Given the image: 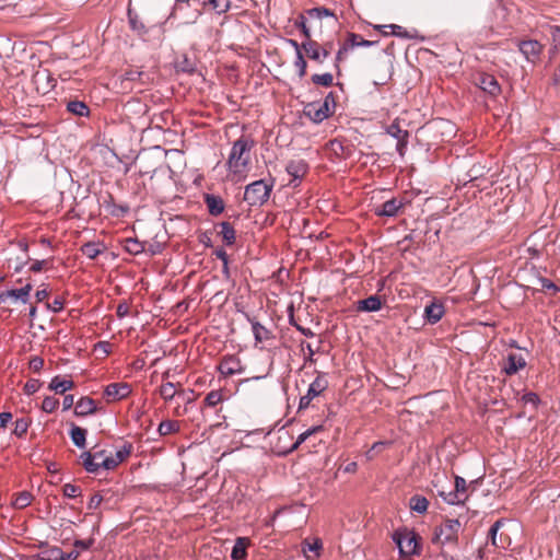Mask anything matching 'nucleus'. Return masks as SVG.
<instances>
[{
	"label": "nucleus",
	"instance_id": "obj_17",
	"mask_svg": "<svg viewBox=\"0 0 560 560\" xmlns=\"http://www.w3.org/2000/svg\"><path fill=\"white\" fill-rule=\"evenodd\" d=\"M526 366V361L522 355L510 353L506 358V363L503 365L502 371L506 375H513Z\"/></svg>",
	"mask_w": 560,
	"mask_h": 560
},
{
	"label": "nucleus",
	"instance_id": "obj_3",
	"mask_svg": "<svg viewBox=\"0 0 560 560\" xmlns=\"http://www.w3.org/2000/svg\"><path fill=\"white\" fill-rule=\"evenodd\" d=\"M273 188V182L267 184L264 179L255 180L245 187L244 200L250 207H260L266 203Z\"/></svg>",
	"mask_w": 560,
	"mask_h": 560
},
{
	"label": "nucleus",
	"instance_id": "obj_57",
	"mask_svg": "<svg viewBox=\"0 0 560 560\" xmlns=\"http://www.w3.org/2000/svg\"><path fill=\"white\" fill-rule=\"evenodd\" d=\"M482 171L483 167L474 165L468 172L469 182L475 183L476 180L482 178L485 175Z\"/></svg>",
	"mask_w": 560,
	"mask_h": 560
},
{
	"label": "nucleus",
	"instance_id": "obj_34",
	"mask_svg": "<svg viewBox=\"0 0 560 560\" xmlns=\"http://www.w3.org/2000/svg\"><path fill=\"white\" fill-rule=\"evenodd\" d=\"M128 22L132 31H136L138 34L142 35L148 32L145 25L140 20L137 13H135L130 8H128Z\"/></svg>",
	"mask_w": 560,
	"mask_h": 560
},
{
	"label": "nucleus",
	"instance_id": "obj_56",
	"mask_svg": "<svg viewBox=\"0 0 560 560\" xmlns=\"http://www.w3.org/2000/svg\"><path fill=\"white\" fill-rule=\"evenodd\" d=\"M211 7L214 11H217L219 14L220 13H225L230 5L229 3L224 4L223 7L220 5L219 1L218 0H207L203 2V7Z\"/></svg>",
	"mask_w": 560,
	"mask_h": 560
},
{
	"label": "nucleus",
	"instance_id": "obj_41",
	"mask_svg": "<svg viewBox=\"0 0 560 560\" xmlns=\"http://www.w3.org/2000/svg\"><path fill=\"white\" fill-rule=\"evenodd\" d=\"M311 80L313 84L325 88H329L334 84V77L328 72L323 74H313Z\"/></svg>",
	"mask_w": 560,
	"mask_h": 560
},
{
	"label": "nucleus",
	"instance_id": "obj_43",
	"mask_svg": "<svg viewBox=\"0 0 560 560\" xmlns=\"http://www.w3.org/2000/svg\"><path fill=\"white\" fill-rule=\"evenodd\" d=\"M350 50L349 47H347L346 42L342 44V46L338 49L336 56H335V62L334 67L336 69L337 75H340L341 69L340 63L345 60V58L348 55V51Z\"/></svg>",
	"mask_w": 560,
	"mask_h": 560
},
{
	"label": "nucleus",
	"instance_id": "obj_30",
	"mask_svg": "<svg viewBox=\"0 0 560 560\" xmlns=\"http://www.w3.org/2000/svg\"><path fill=\"white\" fill-rule=\"evenodd\" d=\"M428 506H429V501L423 495L416 494V495H412L409 500V508L411 509V511L417 512L419 514L425 513L428 510Z\"/></svg>",
	"mask_w": 560,
	"mask_h": 560
},
{
	"label": "nucleus",
	"instance_id": "obj_14",
	"mask_svg": "<svg viewBox=\"0 0 560 560\" xmlns=\"http://www.w3.org/2000/svg\"><path fill=\"white\" fill-rule=\"evenodd\" d=\"M445 314V307L443 303L433 300L424 308L423 318L427 323L434 325L442 319Z\"/></svg>",
	"mask_w": 560,
	"mask_h": 560
},
{
	"label": "nucleus",
	"instance_id": "obj_23",
	"mask_svg": "<svg viewBox=\"0 0 560 560\" xmlns=\"http://www.w3.org/2000/svg\"><path fill=\"white\" fill-rule=\"evenodd\" d=\"M328 387V382L324 375H318L308 386L306 395L312 399L319 396Z\"/></svg>",
	"mask_w": 560,
	"mask_h": 560
},
{
	"label": "nucleus",
	"instance_id": "obj_2",
	"mask_svg": "<svg viewBox=\"0 0 560 560\" xmlns=\"http://www.w3.org/2000/svg\"><path fill=\"white\" fill-rule=\"evenodd\" d=\"M393 541L398 547L400 556H419L422 550L420 536L407 527L396 529L392 535Z\"/></svg>",
	"mask_w": 560,
	"mask_h": 560
},
{
	"label": "nucleus",
	"instance_id": "obj_31",
	"mask_svg": "<svg viewBox=\"0 0 560 560\" xmlns=\"http://www.w3.org/2000/svg\"><path fill=\"white\" fill-rule=\"evenodd\" d=\"M70 438L73 442V444L80 448L85 447L86 442V430L82 429L75 424H72L71 431H70Z\"/></svg>",
	"mask_w": 560,
	"mask_h": 560
},
{
	"label": "nucleus",
	"instance_id": "obj_54",
	"mask_svg": "<svg viewBox=\"0 0 560 560\" xmlns=\"http://www.w3.org/2000/svg\"><path fill=\"white\" fill-rule=\"evenodd\" d=\"M522 401L524 404H530L535 408H537L539 402H540V398H539V396L536 393L529 392V393H526V394H524L522 396Z\"/></svg>",
	"mask_w": 560,
	"mask_h": 560
},
{
	"label": "nucleus",
	"instance_id": "obj_9",
	"mask_svg": "<svg viewBox=\"0 0 560 560\" xmlns=\"http://www.w3.org/2000/svg\"><path fill=\"white\" fill-rule=\"evenodd\" d=\"M405 202L397 198H392L382 205L375 206L373 212L377 217H396L404 209Z\"/></svg>",
	"mask_w": 560,
	"mask_h": 560
},
{
	"label": "nucleus",
	"instance_id": "obj_18",
	"mask_svg": "<svg viewBox=\"0 0 560 560\" xmlns=\"http://www.w3.org/2000/svg\"><path fill=\"white\" fill-rule=\"evenodd\" d=\"M285 171L288 172L289 175L292 176L294 180L302 179L308 171V165L302 159L292 160L287 164Z\"/></svg>",
	"mask_w": 560,
	"mask_h": 560
},
{
	"label": "nucleus",
	"instance_id": "obj_37",
	"mask_svg": "<svg viewBox=\"0 0 560 560\" xmlns=\"http://www.w3.org/2000/svg\"><path fill=\"white\" fill-rule=\"evenodd\" d=\"M179 431V423L176 420H164L159 424L158 432L160 436H165Z\"/></svg>",
	"mask_w": 560,
	"mask_h": 560
},
{
	"label": "nucleus",
	"instance_id": "obj_5",
	"mask_svg": "<svg viewBox=\"0 0 560 560\" xmlns=\"http://www.w3.org/2000/svg\"><path fill=\"white\" fill-rule=\"evenodd\" d=\"M302 46L306 56L311 60L320 65L327 57L330 56L334 44L332 42H326L323 45H320L318 42L311 39L303 42Z\"/></svg>",
	"mask_w": 560,
	"mask_h": 560
},
{
	"label": "nucleus",
	"instance_id": "obj_33",
	"mask_svg": "<svg viewBox=\"0 0 560 560\" xmlns=\"http://www.w3.org/2000/svg\"><path fill=\"white\" fill-rule=\"evenodd\" d=\"M375 43L376 42L364 39L355 33H348L346 40L347 47H349L350 49L354 47H370Z\"/></svg>",
	"mask_w": 560,
	"mask_h": 560
},
{
	"label": "nucleus",
	"instance_id": "obj_44",
	"mask_svg": "<svg viewBox=\"0 0 560 560\" xmlns=\"http://www.w3.org/2000/svg\"><path fill=\"white\" fill-rule=\"evenodd\" d=\"M223 399V395L221 390H211L207 394L205 398V405L208 407H215Z\"/></svg>",
	"mask_w": 560,
	"mask_h": 560
},
{
	"label": "nucleus",
	"instance_id": "obj_24",
	"mask_svg": "<svg viewBox=\"0 0 560 560\" xmlns=\"http://www.w3.org/2000/svg\"><path fill=\"white\" fill-rule=\"evenodd\" d=\"M49 389L57 394H65L74 387V382L71 380H63L59 375L55 376L49 383Z\"/></svg>",
	"mask_w": 560,
	"mask_h": 560
},
{
	"label": "nucleus",
	"instance_id": "obj_19",
	"mask_svg": "<svg viewBox=\"0 0 560 560\" xmlns=\"http://www.w3.org/2000/svg\"><path fill=\"white\" fill-rule=\"evenodd\" d=\"M203 200L211 215L218 217L224 211L225 205L220 196L206 194Z\"/></svg>",
	"mask_w": 560,
	"mask_h": 560
},
{
	"label": "nucleus",
	"instance_id": "obj_47",
	"mask_svg": "<svg viewBox=\"0 0 560 560\" xmlns=\"http://www.w3.org/2000/svg\"><path fill=\"white\" fill-rule=\"evenodd\" d=\"M387 133L395 139L409 137V132L407 130H402L397 121H394L388 126Z\"/></svg>",
	"mask_w": 560,
	"mask_h": 560
},
{
	"label": "nucleus",
	"instance_id": "obj_42",
	"mask_svg": "<svg viewBox=\"0 0 560 560\" xmlns=\"http://www.w3.org/2000/svg\"><path fill=\"white\" fill-rule=\"evenodd\" d=\"M61 548L48 547L38 553L39 560H60Z\"/></svg>",
	"mask_w": 560,
	"mask_h": 560
},
{
	"label": "nucleus",
	"instance_id": "obj_39",
	"mask_svg": "<svg viewBox=\"0 0 560 560\" xmlns=\"http://www.w3.org/2000/svg\"><path fill=\"white\" fill-rule=\"evenodd\" d=\"M125 249L131 255H138L144 252V244L137 238H127L125 241Z\"/></svg>",
	"mask_w": 560,
	"mask_h": 560
},
{
	"label": "nucleus",
	"instance_id": "obj_16",
	"mask_svg": "<svg viewBox=\"0 0 560 560\" xmlns=\"http://www.w3.org/2000/svg\"><path fill=\"white\" fill-rule=\"evenodd\" d=\"M376 30L381 31L383 35H395L400 38H417V31L413 33L408 32L406 28H404L400 25L397 24H389V25H377L375 26Z\"/></svg>",
	"mask_w": 560,
	"mask_h": 560
},
{
	"label": "nucleus",
	"instance_id": "obj_21",
	"mask_svg": "<svg viewBox=\"0 0 560 560\" xmlns=\"http://www.w3.org/2000/svg\"><path fill=\"white\" fill-rule=\"evenodd\" d=\"M382 308V301L378 295H371L357 303V311L359 312H376Z\"/></svg>",
	"mask_w": 560,
	"mask_h": 560
},
{
	"label": "nucleus",
	"instance_id": "obj_48",
	"mask_svg": "<svg viewBox=\"0 0 560 560\" xmlns=\"http://www.w3.org/2000/svg\"><path fill=\"white\" fill-rule=\"evenodd\" d=\"M132 452V444L131 443H125V445L118 450L115 454L114 459H116V463L119 465L122 463Z\"/></svg>",
	"mask_w": 560,
	"mask_h": 560
},
{
	"label": "nucleus",
	"instance_id": "obj_11",
	"mask_svg": "<svg viewBox=\"0 0 560 560\" xmlns=\"http://www.w3.org/2000/svg\"><path fill=\"white\" fill-rule=\"evenodd\" d=\"M246 317L252 325L255 347H257L259 343L267 342L276 338L272 330L260 324L255 317H250L248 315H246Z\"/></svg>",
	"mask_w": 560,
	"mask_h": 560
},
{
	"label": "nucleus",
	"instance_id": "obj_35",
	"mask_svg": "<svg viewBox=\"0 0 560 560\" xmlns=\"http://www.w3.org/2000/svg\"><path fill=\"white\" fill-rule=\"evenodd\" d=\"M82 465L88 472L95 474L100 469V463L95 460V456L91 452L81 454Z\"/></svg>",
	"mask_w": 560,
	"mask_h": 560
},
{
	"label": "nucleus",
	"instance_id": "obj_7",
	"mask_svg": "<svg viewBox=\"0 0 560 560\" xmlns=\"http://www.w3.org/2000/svg\"><path fill=\"white\" fill-rule=\"evenodd\" d=\"M218 371L224 377L232 376L235 374H241L244 371V366L241 362V359L235 354L224 355L219 365Z\"/></svg>",
	"mask_w": 560,
	"mask_h": 560
},
{
	"label": "nucleus",
	"instance_id": "obj_8",
	"mask_svg": "<svg viewBox=\"0 0 560 560\" xmlns=\"http://www.w3.org/2000/svg\"><path fill=\"white\" fill-rule=\"evenodd\" d=\"M517 46L525 59L532 63L539 60L544 49V46L536 39L520 40Z\"/></svg>",
	"mask_w": 560,
	"mask_h": 560
},
{
	"label": "nucleus",
	"instance_id": "obj_22",
	"mask_svg": "<svg viewBox=\"0 0 560 560\" xmlns=\"http://www.w3.org/2000/svg\"><path fill=\"white\" fill-rule=\"evenodd\" d=\"M249 538L247 537H238L235 540L233 546L231 558L233 560H244L247 556L246 549L249 545Z\"/></svg>",
	"mask_w": 560,
	"mask_h": 560
},
{
	"label": "nucleus",
	"instance_id": "obj_20",
	"mask_svg": "<svg viewBox=\"0 0 560 560\" xmlns=\"http://www.w3.org/2000/svg\"><path fill=\"white\" fill-rule=\"evenodd\" d=\"M96 412V404L94 399L89 396L82 397L75 405L74 413L79 417H85Z\"/></svg>",
	"mask_w": 560,
	"mask_h": 560
},
{
	"label": "nucleus",
	"instance_id": "obj_28",
	"mask_svg": "<svg viewBox=\"0 0 560 560\" xmlns=\"http://www.w3.org/2000/svg\"><path fill=\"white\" fill-rule=\"evenodd\" d=\"M175 68L178 72L191 74L196 71V61L187 55H183L175 62Z\"/></svg>",
	"mask_w": 560,
	"mask_h": 560
},
{
	"label": "nucleus",
	"instance_id": "obj_36",
	"mask_svg": "<svg viewBox=\"0 0 560 560\" xmlns=\"http://www.w3.org/2000/svg\"><path fill=\"white\" fill-rule=\"evenodd\" d=\"M144 78H148V75L144 72H142L138 69H131V70H128L125 72L122 80H121V84L124 85V88H127L126 83H128V82L139 81L140 83L143 84Z\"/></svg>",
	"mask_w": 560,
	"mask_h": 560
},
{
	"label": "nucleus",
	"instance_id": "obj_49",
	"mask_svg": "<svg viewBox=\"0 0 560 560\" xmlns=\"http://www.w3.org/2000/svg\"><path fill=\"white\" fill-rule=\"evenodd\" d=\"M58 406H59V400L52 396L45 397L42 402V409L47 413L54 412Z\"/></svg>",
	"mask_w": 560,
	"mask_h": 560
},
{
	"label": "nucleus",
	"instance_id": "obj_6",
	"mask_svg": "<svg viewBox=\"0 0 560 560\" xmlns=\"http://www.w3.org/2000/svg\"><path fill=\"white\" fill-rule=\"evenodd\" d=\"M303 113L313 122L319 124L334 114L331 108L326 107L320 101L311 102L304 106Z\"/></svg>",
	"mask_w": 560,
	"mask_h": 560
},
{
	"label": "nucleus",
	"instance_id": "obj_15",
	"mask_svg": "<svg viewBox=\"0 0 560 560\" xmlns=\"http://www.w3.org/2000/svg\"><path fill=\"white\" fill-rule=\"evenodd\" d=\"M32 284L26 283L23 288L11 289L0 293V304L5 303L9 299L21 300L23 303L28 302Z\"/></svg>",
	"mask_w": 560,
	"mask_h": 560
},
{
	"label": "nucleus",
	"instance_id": "obj_25",
	"mask_svg": "<svg viewBox=\"0 0 560 560\" xmlns=\"http://www.w3.org/2000/svg\"><path fill=\"white\" fill-rule=\"evenodd\" d=\"M219 226L221 228L219 234L221 235L224 244H226L228 246L233 245L236 240V232L233 225L228 221H223L219 223Z\"/></svg>",
	"mask_w": 560,
	"mask_h": 560
},
{
	"label": "nucleus",
	"instance_id": "obj_45",
	"mask_svg": "<svg viewBox=\"0 0 560 560\" xmlns=\"http://www.w3.org/2000/svg\"><path fill=\"white\" fill-rule=\"evenodd\" d=\"M323 430V427L322 425H316V427H313L308 430H306L305 432L301 433L296 441L294 442V444L292 445L291 450H296L308 436H311L312 434L316 433V432H319Z\"/></svg>",
	"mask_w": 560,
	"mask_h": 560
},
{
	"label": "nucleus",
	"instance_id": "obj_62",
	"mask_svg": "<svg viewBox=\"0 0 560 560\" xmlns=\"http://www.w3.org/2000/svg\"><path fill=\"white\" fill-rule=\"evenodd\" d=\"M49 264H50V260H49V259L35 260V261L31 265L30 270H31L32 272H39V271H42L45 267H47Z\"/></svg>",
	"mask_w": 560,
	"mask_h": 560
},
{
	"label": "nucleus",
	"instance_id": "obj_55",
	"mask_svg": "<svg viewBox=\"0 0 560 560\" xmlns=\"http://www.w3.org/2000/svg\"><path fill=\"white\" fill-rule=\"evenodd\" d=\"M503 524V521L502 520H498L493 523V525L490 527V530H489V539L491 540V544L493 546H498V542H497V534H498V530L500 529V527L502 526Z\"/></svg>",
	"mask_w": 560,
	"mask_h": 560
},
{
	"label": "nucleus",
	"instance_id": "obj_38",
	"mask_svg": "<svg viewBox=\"0 0 560 560\" xmlns=\"http://www.w3.org/2000/svg\"><path fill=\"white\" fill-rule=\"evenodd\" d=\"M32 500H33V495L31 492L22 491L16 494V497L13 501V505L16 509H25L26 506H28L32 503Z\"/></svg>",
	"mask_w": 560,
	"mask_h": 560
},
{
	"label": "nucleus",
	"instance_id": "obj_58",
	"mask_svg": "<svg viewBox=\"0 0 560 560\" xmlns=\"http://www.w3.org/2000/svg\"><path fill=\"white\" fill-rule=\"evenodd\" d=\"M28 366H30V369L33 372L37 373L44 366V359L42 357H38V355L32 357L30 362H28Z\"/></svg>",
	"mask_w": 560,
	"mask_h": 560
},
{
	"label": "nucleus",
	"instance_id": "obj_29",
	"mask_svg": "<svg viewBox=\"0 0 560 560\" xmlns=\"http://www.w3.org/2000/svg\"><path fill=\"white\" fill-rule=\"evenodd\" d=\"M104 246L100 243L88 242L80 248L81 253L90 259H95L103 250Z\"/></svg>",
	"mask_w": 560,
	"mask_h": 560
},
{
	"label": "nucleus",
	"instance_id": "obj_53",
	"mask_svg": "<svg viewBox=\"0 0 560 560\" xmlns=\"http://www.w3.org/2000/svg\"><path fill=\"white\" fill-rule=\"evenodd\" d=\"M62 493L65 497L72 499L81 494V488L72 483H66L62 487Z\"/></svg>",
	"mask_w": 560,
	"mask_h": 560
},
{
	"label": "nucleus",
	"instance_id": "obj_59",
	"mask_svg": "<svg viewBox=\"0 0 560 560\" xmlns=\"http://www.w3.org/2000/svg\"><path fill=\"white\" fill-rule=\"evenodd\" d=\"M130 305L127 301H121L116 308V315L118 318H124L129 315Z\"/></svg>",
	"mask_w": 560,
	"mask_h": 560
},
{
	"label": "nucleus",
	"instance_id": "obj_40",
	"mask_svg": "<svg viewBox=\"0 0 560 560\" xmlns=\"http://www.w3.org/2000/svg\"><path fill=\"white\" fill-rule=\"evenodd\" d=\"M31 423H32V421L30 418L16 419V421L14 423L13 434L16 435L18 438L24 436L26 434Z\"/></svg>",
	"mask_w": 560,
	"mask_h": 560
},
{
	"label": "nucleus",
	"instance_id": "obj_27",
	"mask_svg": "<svg viewBox=\"0 0 560 560\" xmlns=\"http://www.w3.org/2000/svg\"><path fill=\"white\" fill-rule=\"evenodd\" d=\"M180 387L182 385L179 383L174 384L172 382H166L160 386L159 394L165 401H170L179 393L178 388Z\"/></svg>",
	"mask_w": 560,
	"mask_h": 560
},
{
	"label": "nucleus",
	"instance_id": "obj_32",
	"mask_svg": "<svg viewBox=\"0 0 560 560\" xmlns=\"http://www.w3.org/2000/svg\"><path fill=\"white\" fill-rule=\"evenodd\" d=\"M67 109L71 114L79 116V117L89 116V114H90V109H89L88 105L84 102H81L78 100L68 102Z\"/></svg>",
	"mask_w": 560,
	"mask_h": 560
},
{
	"label": "nucleus",
	"instance_id": "obj_46",
	"mask_svg": "<svg viewBox=\"0 0 560 560\" xmlns=\"http://www.w3.org/2000/svg\"><path fill=\"white\" fill-rule=\"evenodd\" d=\"M306 14L311 18H316L319 20H322L325 16H334L335 15L332 11H330L329 9L324 8V7L308 9L306 11Z\"/></svg>",
	"mask_w": 560,
	"mask_h": 560
},
{
	"label": "nucleus",
	"instance_id": "obj_61",
	"mask_svg": "<svg viewBox=\"0 0 560 560\" xmlns=\"http://www.w3.org/2000/svg\"><path fill=\"white\" fill-rule=\"evenodd\" d=\"M98 465L100 468H104L106 470H112L118 466L116 459H114L113 456L103 458V460Z\"/></svg>",
	"mask_w": 560,
	"mask_h": 560
},
{
	"label": "nucleus",
	"instance_id": "obj_51",
	"mask_svg": "<svg viewBox=\"0 0 560 560\" xmlns=\"http://www.w3.org/2000/svg\"><path fill=\"white\" fill-rule=\"evenodd\" d=\"M294 66L298 68V74L300 78H303L306 75L307 63H306L304 56L301 51H299V54L295 58Z\"/></svg>",
	"mask_w": 560,
	"mask_h": 560
},
{
	"label": "nucleus",
	"instance_id": "obj_63",
	"mask_svg": "<svg viewBox=\"0 0 560 560\" xmlns=\"http://www.w3.org/2000/svg\"><path fill=\"white\" fill-rule=\"evenodd\" d=\"M103 501V497L100 494V493H94L91 498H90V501L88 503V509L89 510H95L97 509L101 503Z\"/></svg>",
	"mask_w": 560,
	"mask_h": 560
},
{
	"label": "nucleus",
	"instance_id": "obj_60",
	"mask_svg": "<svg viewBox=\"0 0 560 560\" xmlns=\"http://www.w3.org/2000/svg\"><path fill=\"white\" fill-rule=\"evenodd\" d=\"M47 307L54 313H58L65 307V300L60 296H57L51 303H47Z\"/></svg>",
	"mask_w": 560,
	"mask_h": 560
},
{
	"label": "nucleus",
	"instance_id": "obj_50",
	"mask_svg": "<svg viewBox=\"0 0 560 560\" xmlns=\"http://www.w3.org/2000/svg\"><path fill=\"white\" fill-rule=\"evenodd\" d=\"M294 25L302 32V34L305 36V40H311V31L310 28L307 27L306 25V19L304 16V14H300L295 22H294Z\"/></svg>",
	"mask_w": 560,
	"mask_h": 560
},
{
	"label": "nucleus",
	"instance_id": "obj_26",
	"mask_svg": "<svg viewBox=\"0 0 560 560\" xmlns=\"http://www.w3.org/2000/svg\"><path fill=\"white\" fill-rule=\"evenodd\" d=\"M323 548L322 540L316 538L312 542L304 540L302 544V550L307 559H314L319 557V550Z\"/></svg>",
	"mask_w": 560,
	"mask_h": 560
},
{
	"label": "nucleus",
	"instance_id": "obj_13",
	"mask_svg": "<svg viewBox=\"0 0 560 560\" xmlns=\"http://www.w3.org/2000/svg\"><path fill=\"white\" fill-rule=\"evenodd\" d=\"M467 483L463 477H455V489L450 492L444 500L450 504L464 503L467 499Z\"/></svg>",
	"mask_w": 560,
	"mask_h": 560
},
{
	"label": "nucleus",
	"instance_id": "obj_12",
	"mask_svg": "<svg viewBox=\"0 0 560 560\" xmlns=\"http://www.w3.org/2000/svg\"><path fill=\"white\" fill-rule=\"evenodd\" d=\"M131 394L128 383H112L105 387L104 396L107 400H121Z\"/></svg>",
	"mask_w": 560,
	"mask_h": 560
},
{
	"label": "nucleus",
	"instance_id": "obj_1",
	"mask_svg": "<svg viewBox=\"0 0 560 560\" xmlns=\"http://www.w3.org/2000/svg\"><path fill=\"white\" fill-rule=\"evenodd\" d=\"M256 145L250 135H242L233 142L226 165L233 174H243L250 163V151Z\"/></svg>",
	"mask_w": 560,
	"mask_h": 560
},
{
	"label": "nucleus",
	"instance_id": "obj_10",
	"mask_svg": "<svg viewBox=\"0 0 560 560\" xmlns=\"http://www.w3.org/2000/svg\"><path fill=\"white\" fill-rule=\"evenodd\" d=\"M476 84L490 96L495 97L501 93V86L492 74L485 72L477 74Z\"/></svg>",
	"mask_w": 560,
	"mask_h": 560
},
{
	"label": "nucleus",
	"instance_id": "obj_4",
	"mask_svg": "<svg viewBox=\"0 0 560 560\" xmlns=\"http://www.w3.org/2000/svg\"><path fill=\"white\" fill-rule=\"evenodd\" d=\"M462 528V524L458 520H445V522L435 527L434 536L432 538L433 544L441 545H453L457 546L458 542V533Z\"/></svg>",
	"mask_w": 560,
	"mask_h": 560
},
{
	"label": "nucleus",
	"instance_id": "obj_52",
	"mask_svg": "<svg viewBox=\"0 0 560 560\" xmlns=\"http://www.w3.org/2000/svg\"><path fill=\"white\" fill-rule=\"evenodd\" d=\"M40 386L42 383L39 380L31 378L25 383L23 389L26 395H33L40 388Z\"/></svg>",
	"mask_w": 560,
	"mask_h": 560
},
{
	"label": "nucleus",
	"instance_id": "obj_64",
	"mask_svg": "<svg viewBox=\"0 0 560 560\" xmlns=\"http://www.w3.org/2000/svg\"><path fill=\"white\" fill-rule=\"evenodd\" d=\"M550 34L552 36L555 47H560V26L559 25H552L550 27Z\"/></svg>",
	"mask_w": 560,
	"mask_h": 560
}]
</instances>
